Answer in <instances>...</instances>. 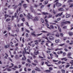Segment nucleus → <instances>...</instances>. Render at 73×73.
<instances>
[{
    "label": "nucleus",
    "mask_w": 73,
    "mask_h": 73,
    "mask_svg": "<svg viewBox=\"0 0 73 73\" xmlns=\"http://www.w3.org/2000/svg\"><path fill=\"white\" fill-rule=\"evenodd\" d=\"M72 1H72V0H69L68 2V3H69L70 2H72Z\"/></svg>",
    "instance_id": "54"
},
{
    "label": "nucleus",
    "mask_w": 73,
    "mask_h": 73,
    "mask_svg": "<svg viewBox=\"0 0 73 73\" xmlns=\"http://www.w3.org/2000/svg\"><path fill=\"white\" fill-rule=\"evenodd\" d=\"M35 19H36V21H38V17H35Z\"/></svg>",
    "instance_id": "24"
},
{
    "label": "nucleus",
    "mask_w": 73,
    "mask_h": 73,
    "mask_svg": "<svg viewBox=\"0 0 73 73\" xmlns=\"http://www.w3.org/2000/svg\"><path fill=\"white\" fill-rule=\"evenodd\" d=\"M26 24L27 25L28 27H29V25H28V22L26 23Z\"/></svg>",
    "instance_id": "46"
},
{
    "label": "nucleus",
    "mask_w": 73,
    "mask_h": 73,
    "mask_svg": "<svg viewBox=\"0 0 73 73\" xmlns=\"http://www.w3.org/2000/svg\"><path fill=\"white\" fill-rule=\"evenodd\" d=\"M66 38H66V37H64V38L63 40L64 41H65V40H66Z\"/></svg>",
    "instance_id": "49"
},
{
    "label": "nucleus",
    "mask_w": 73,
    "mask_h": 73,
    "mask_svg": "<svg viewBox=\"0 0 73 73\" xmlns=\"http://www.w3.org/2000/svg\"><path fill=\"white\" fill-rule=\"evenodd\" d=\"M58 29L60 32H61V28L59 27H58Z\"/></svg>",
    "instance_id": "22"
},
{
    "label": "nucleus",
    "mask_w": 73,
    "mask_h": 73,
    "mask_svg": "<svg viewBox=\"0 0 73 73\" xmlns=\"http://www.w3.org/2000/svg\"><path fill=\"white\" fill-rule=\"evenodd\" d=\"M32 64L33 65H34V66H36V65H37L36 64L33 63H32Z\"/></svg>",
    "instance_id": "52"
},
{
    "label": "nucleus",
    "mask_w": 73,
    "mask_h": 73,
    "mask_svg": "<svg viewBox=\"0 0 73 73\" xmlns=\"http://www.w3.org/2000/svg\"><path fill=\"white\" fill-rule=\"evenodd\" d=\"M19 17L21 18L23 17H24V16H23V15L22 14H21L19 15Z\"/></svg>",
    "instance_id": "30"
},
{
    "label": "nucleus",
    "mask_w": 73,
    "mask_h": 73,
    "mask_svg": "<svg viewBox=\"0 0 73 73\" xmlns=\"http://www.w3.org/2000/svg\"><path fill=\"white\" fill-rule=\"evenodd\" d=\"M48 18L49 19V18H50V17H52V15H48Z\"/></svg>",
    "instance_id": "31"
},
{
    "label": "nucleus",
    "mask_w": 73,
    "mask_h": 73,
    "mask_svg": "<svg viewBox=\"0 0 73 73\" xmlns=\"http://www.w3.org/2000/svg\"><path fill=\"white\" fill-rule=\"evenodd\" d=\"M41 32H42L43 33H47V32L45 31H41Z\"/></svg>",
    "instance_id": "48"
},
{
    "label": "nucleus",
    "mask_w": 73,
    "mask_h": 73,
    "mask_svg": "<svg viewBox=\"0 0 73 73\" xmlns=\"http://www.w3.org/2000/svg\"><path fill=\"white\" fill-rule=\"evenodd\" d=\"M9 47V46H8V45H7L6 46H5V47L6 48H8Z\"/></svg>",
    "instance_id": "58"
},
{
    "label": "nucleus",
    "mask_w": 73,
    "mask_h": 73,
    "mask_svg": "<svg viewBox=\"0 0 73 73\" xmlns=\"http://www.w3.org/2000/svg\"><path fill=\"white\" fill-rule=\"evenodd\" d=\"M55 41L56 43H58V41L57 40H56Z\"/></svg>",
    "instance_id": "59"
},
{
    "label": "nucleus",
    "mask_w": 73,
    "mask_h": 73,
    "mask_svg": "<svg viewBox=\"0 0 73 73\" xmlns=\"http://www.w3.org/2000/svg\"><path fill=\"white\" fill-rule=\"evenodd\" d=\"M52 13H54V14H56V11H54V10H53Z\"/></svg>",
    "instance_id": "39"
},
{
    "label": "nucleus",
    "mask_w": 73,
    "mask_h": 73,
    "mask_svg": "<svg viewBox=\"0 0 73 73\" xmlns=\"http://www.w3.org/2000/svg\"><path fill=\"white\" fill-rule=\"evenodd\" d=\"M18 10L19 11H20L21 10V7H19Z\"/></svg>",
    "instance_id": "62"
},
{
    "label": "nucleus",
    "mask_w": 73,
    "mask_h": 73,
    "mask_svg": "<svg viewBox=\"0 0 73 73\" xmlns=\"http://www.w3.org/2000/svg\"><path fill=\"white\" fill-rule=\"evenodd\" d=\"M61 71L63 73H65V70L62 69L61 70Z\"/></svg>",
    "instance_id": "19"
},
{
    "label": "nucleus",
    "mask_w": 73,
    "mask_h": 73,
    "mask_svg": "<svg viewBox=\"0 0 73 73\" xmlns=\"http://www.w3.org/2000/svg\"><path fill=\"white\" fill-rule=\"evenodd\" d=\"M45 72H50V70H46L45 71Z\"/></svg>",
    "instance_id": "26"
},
{
    "label": "nucleus",
    "mask_w": 73,
    "mask_h": 73,
    "mask_svg": "<svg viewBox=\"0 0 73 73\" xmlns=\"http://www.w3.org/2000/svg\"><path fill=\"white\" fill-rule=\"evenodd\" d=\"M73 4H71V5L70 6V8H71V7H73Z\"/></svg>",
    "instance_id": "53"
},
{
    "label": "nucleus",
    "mask_w": 73,
    "mask_h": 73,
    "mask_svg": "<svg viewBox=\"0 0 73 73\" xmlns=\"http://www.w3.org/2000/svg\"><path fill=\"white\" fill-rule=\"evenodd\" d=\"M48 1H44L43 3L44 4V5H46V4H48Z\"/></svg>",
    "instance_id": "15"
},
{
    "label": "nucleus",
    "mask_w": 73,
    "mask_h": 73,
    "mask_svg": "<svg viewBox=\"0 0 73 73\" xmlns=\"http://www.w3.org/2000/svg\"><path fill=\"white\" fill-rule=\"evenodd\" d=\"M36 69H35V70H36V71H38V72H40V71H41V70H40V68H37V67H36Z\"/></svg>",
    "instance_id": "7"
},
{
    "label": "nucleus",
    "mask_w": 73,
    "mask_h": 73,
    "mask_svg": "<svg viewBox=\"0 0 73 73\" xmlns=\"http://www.w3.org/2000/svg\"><path fill=\"white\" fill-rule=\"evenodd\" d=\"M56 5V6H57L58 7H60L62 5V4L59 3L58 2H57L56 3L53 5V7L54 8H55Z\"/></svg>",
    "instance_id": "1"
},
{
    "label": "nucleus",
    "mask_w": 73,
    "mask_h": 73,
    "mask_svg": "<svg viewBox=\"0 0 73 73\" xmlns=\"http://www.w3.org/2000/svg\"><path fill=\"white\" fill-rule=\"evenodd\" d=\"M27 61V62H29V63H31V60H30L29 59H28Z\"/></svg>",
    "instance_id": "34"
},
{
    "label": "nucleus",
    "mask_w": 73,
    "mask_h": 73,
    "mask_svg": "<svg viewBox=\"0 0 73 73\" xmlns=\"http://www.w3.org/2000/svg\"><path fill=\"white\" fill-rule=\"evenodd\" d=\"M55 35L56 36V37H59V36H60V35H59V34L58 33H57Z\"/></svg>",
    "instance_id": "17"
},
{
    "label": "nucleus",
    "mask_w": 73,
    "mask_h": 73,
    "mask_svg": "<svg viewBox=\"0 0 73 73\" xmlns=\"http://www.w3.org/2000/svg\"><path fill=\"white\" fill-rule=\"evenodd\" d=\"M44 62H41V64L42 65H44Z\"/></svg>",
    "instance_id": "55"
},
{
    "label": "nucleus",
    "mask_w": 73,
    "mask_h": 73,
    "mask_svg": "<svg viewBox=\"0 0 73 73\" xmlns=\"http://www.w3.org/2000/svg\"><path fill=\"white\" fill-rule=\"evenodd\" d=\"M40 21H41L42 23H44V20L42 19L41 18L40 19Z\"/></svg>",
    "instance_id": "29"
},
{
    "label": "nucleus",
    "mask_w": 73,
    "mask_h": 73,
    "mask_svg": "<svg viewBox=\"0 0 73 73\" xmlns=\"http://www.w3.org/2000/svg\"><path fill=\"white\" fill-rule=\"evenodd\" d=\"M49 40H50L52 41V40H54V38L52 36H50L49 37Z\"/></svg>",
    "instance_id": "4"
},
{
    "label": "nucleus",
    "mask_w": 73,
    "mask_h": 73,
    "mask_svg": "<svg viewBox=\"0 0 73 73\" xmlns=\"http://www.w3.org/2000/svg\"><path fill=\"white\" fill-rule=\"evenodd\" d=\"M65 22H62L61 23V26L62 27V26L64 25V24H65Z\"/></svg>",
    "instance_id": "12"
},
{
    "label": "nucleus",
    "mask_w": 73,
    "mask_h": 73,
    "mask_svg": "<svg viewBox=\"0 0 73 73\" xmlns=\"http://www.w3.org/2000/svg\"><path fill=\"white\" fill-rule=\"evenodd\" d=\"M50 27L51 28H52V29H54V26L52 25H50Z\"/></svg>",
    "instance_id": "25"
},
{
    "label": "nucleus",
    "mask_w": 73,
    "mask_h": 73,
    "mask_svg": "<svg viewBox=\"0 0 73 73\" xmlns=\"http://www.w3.org/2000/svg\"><path fill=\"white\" fill-rule=\"evenodd\" d=\"M42 15H48V13H45L44 12H42Z\"/></svg>",
    "instance_id": "13"
},
{
    "label": "nucleus",
    "mask_w": 73,
    "mask_h": 73,
    "mask_svg": "<svg viewBox=\"0 0 73 73\" xmlns=\"http://www.w3.org/2000/svg\"><path fill=\"white\" fill-rule=\"evenodd\" d=\"M66 55V53L65 52H64L63 53V56H65Z\"/></svg>",
    "instance_id": "61"
},
{
    "label": "nucleus",
    "mask_w": 73,
    "mask_h": 73,
    "mask_svg": "<svg viewBox=\"0 0 73 73\" xmlns=\"http://www.w3.org/2000/svg\"><path fill=\"white\" fill-rule=\"evenodd\" d=\"M43 38H45L46 40H48V37L46 36L45 35H44L42 37Z\"/></svg>",
    "instance_id": "11"
},
{
    "label": "nucleus",
    "mask_w": 73,
    "mask_h": 73,
    "mask_svg": "<svg viewBox=\"0 0 73 73\" xmlns=\"http://www.w3.org/2000/svg\"><path fill=\"white\" fill-rule=\"evenodd\" d=\"M49 69L50 70H53V68L52 67H49Z\"/></svg>",
    "instance_id": "51"
},
{
    "label": "nucleus",
    "mask_w": 73,
    "mask_h": 73,
    "mask_svg": "<svg viewBox=\"0 0 73 73\" xmlns=\"http://www.w3.org/2000/svg\"><path fill=\"white\" fill-rule=\"evenodd\" d=\"M17 7H18V5H15L14 7V9H16L17 8Z\"/></svg>",
    "instance_id": "47"
},
{
    "label": "nucleus",
    "mask_w": 73,
    "mask_h": 73,
    "mask_svg": "<svg viewBox=\"0 0 73 73\" xmlns=\"http://www.w3.org/2000/svg\"><path fill=\"white\" fill-rule=\"evenodd\" d=\"M69 66H70V65L68 64L66 66V68H68Z\"/></svg>",
    "instance_id": "37"
},
{
    "label": "nucleus",
    "mask_w": 73,
    "mask_h": 73,
    "mask_svg": "<svg viewBox=\"0 0 73 73\" xmlns=\"http://www.w3.org/2000/svg\"><path fill=\"white\" fill-rule=\"evenodd\" d=\"M63 34L62 33H60V36H61V37H62L63 36Z\"/></svg>",
    "instance_id": "50"
},
{
    "label": "nucleus",
    "mask_w": 73,
    "mask_h": 73,
    "mask_svg": "<svg viewBox=\"0 0 73 73\" xmlns=\"http://www.w3.org/2000/svg\"><path fill=\"white\" fill-rule=\"evenodd\" d=\"M71 16L69 14L68 15L66 16V18H68V17H70V16Z\"/></svg>",
    "instance_id": "20"
},
{
    "label": "nucleus",
    "mask_w": 73,
    "mask_h": 73,
    "mask_svg": "<svg viewBox=\"0 0 73 73\" xmlns=\"http://www.w3.org/2000/svg\"><path fill=\"white\" fill-rule=\"evenodd\" d=\"M45 21H46V23H48V20H47V19H45Z\"/></svg>",
    "instance_id": "56"
},
{
    "label": "nucleus",
    "mask_w": 73,
    "mask_h": 73,
    "mask_svg": "<svg viewBox=\"0 0 73 73\" xmlns=\"http://www.w3.org/2000/svg\"><path fill=\"white\" fill-rule=\"evenodd\" d=\"M42 33H41V34H37V35H36V36H40V35H42Z\"/></svg>",
    "instance_id": "43"
},
{
    "label": "nucleus",
    "mask_w": 73,
    "mask_h": 73,
    "mask_svg": "<svg viewBox=\"0 0 73 73\" xmlns=\"http://www.w3.org/2000/svg\"><path fill=\"white\" fill-rule=\"evenodd\" d=\"M68 34L69 35V36H72L73 35V33L71 32H69Z\"/></svg>",
    "instance_id": "9"
},
{
    "label": "nucleus",
    "mask_w": 73,
    "mask_h": 73,
    "mask_svg": "<svg viewBox=\"0 0 73 73\" xmlns=\"http://www.w3.org/2000/svg\"><path fill=\"white\" fill-rule=\"evenodd\" d=\"M8 31H10L11 29V28L10 27H8Z\"/></svg>",
    "instance_id": "38"
},
{
    "label": "nucleus",
    "mask_w": 73,
    "mask_h": 73,
    "mask_svg": "<svg viewBox=\"0 0 73 73\" xmlns=\"http://www.w3.org/2000/svg\"><path fill=\"white\" fill-rule=\"evenodd\" d=\"M18 49H19V48H18L16 47L15 48V50H18Z\"/></svg>",
    "instance_id": "63"
},
{
    "label": "nucleus",
    "mask_w": 73,
    "mask_h": 73,
    "mask_svg": "<svg viewBox=\"0 0 73 73\" xmlns=\"http://www.w3.org/2000/svg\"><path fill=\"white\" fill-rule=\"evenodd\" d=\"M32 8H33V7H31V11L32 12H33V13H35V10H34V9H32Z\"/></svg>",
    "instance_id": "5"
},
{
    "label": "nucleus",
    "mask_w": 73,
    "mask_h": 73,
    "mask_svg": "<svg viewBox=\"0 0 73 73\" xmlns=\"http://www.w3.org/2000/svg\"><path fill=\"white\" fill-rule=\"evenodd\" d=\"M22 20L23 21H25V18H22Z\"/></svg>",
    "instance_id": "57"
},
{
    "label": "nucleus",
    "mask_w": 73,
    "mask_h": 73,
    "mask_svg": "<svg viewBox=\"0 0 73 73\" xmlns=\"http://www.w3.org/2000/svg\"><path fill=\"white\" fill-rule=\"evenodd\" d=\"M45 41L44 40L42 41L41 42V44L42 45H43V42H44Z\"/></svg>",
    "instance_id": "42"
},
{
    "label": "nucleus",
    "mask_w": 73,
    "mask_h": 73,
    "mask_svg": "<svg viewBox=\"0 0 73 73\" xmlns=\"http://www.w3.org/2000/svg\"><path fill=\"white\" fill-rule=\"evenodd\" d=\"M64 45H65V44H59V46H62Z\"/></svg>",
    "instance_id": "41"
},
{
    "label": "nucleus",
    "mask_w": 73,
    "mask_h": 73,
    "mask_svg": "<svg viewBox=\"0 0 73 73\" xmlns=\"http://www.w3.org/2000/svg\"><path fill=\"white\" fill-rule=\"evenodd\" d=\"M48 40V41H47V42H50V43H52V42L50 41L48 39V40Z\"/></svg>",
    "instance_id": "44"
},
{
    "label": "nucleus",
    "mask_w": 73,
    "mask_h": 73,
    "mask_svg": "<svg viewBox=\"0 0 73 73\" xmlns=\"http://www.w3.org/2000/svg\"><path fill=\"white\" fill-rule=\"evenodd\" d=\"M62 12L61 13H59L57 15H56L55 16L56 17H58V16H61L62 15Z\"/></svg>",
    "instance_id": "3"
},
{
    "label": "nucleus",
    "mask_w": 73,
    "mask_h": 73,
    "mask_svg": "<svg viewBox=\"0 0 73 73\" xmlns=\"http://www.w3.org/2000/svg\"><path fill=\"white\" fill-rule=\"evenodd\" d=\"M7 70L8 72H10V71H11V69L10 68H7Z\"/></svg>",
    "instance_id": "27"
},
{
    "label": "nucleus",
    "mask_w": 73,
    "mask_h": 73,
    "mask_svg": "<svg viewBox=\"0 0 73 73\" xmlns=\"http://www.w3.org/2000/svg\"><path fill=\"white\" fill-rule=\"evenodd\" d=\"M34 5L35 7H38V5H36V4H35Z\"/></svg>",
    "instance_id": "64"
},
{
    "label": "nucleus",
    "mask_w": 73,
    "mask_h": 73,
    "mask_svg": "<svg viewBox=\"0 0 73 73\" xmlns=\"http://www.w3.org/2000/svg\"><path fill=\"white\" fill-rule=\"evenodd\" d=\"M64 24H70V22L69 21H66V22H65Z\"/></svg>",
    "instance_id": "6"
},
{
    "label": "nucleus",
    "mask_w": 73,
    "mask_h": 73,
    "mask_svg": "<svg viewBox=\"0 0 73 73\" xmlns=\"http://www.w3.org/2000/svg\"><path fill=\"white\" fill-rule=\"evenodd\" d=\"M23 7L24 8H27V4H25L23 5Z\"/></svg>",
    "instance_id": "23"
},
{
    "label": "nucleus",
    "mask_w": 73,
    "mask_h": 73,
    "mask_svg": "<svg viewBox=\"0 0 73 73\" xmlns=\"http://www.w3.org/2000/svg\"><path fill=\"white\" fill-rule=\"evenodd\" d=\"M26 59L27 58H24V57H23L22 59V60L23 61H25Z\"/></svg>",
    "instance_id": "18"
},
{
    "label": "nucleus",
    "mask_w": 73,
    "mask_h": 73,
    "mask_svg": "<svg viewBox=\"0 0 73 73\" xmlns=\"http://www.w3.org/2000/svg\"><path fill=\"white\" fill-rule=\"evenodd\" d=\"M26 66H30V64H27L26 63Z\"/></svg>",
    "instance_id": "32"
},
{
    "label": "nucleus",
    "mask_w": 73,
    "mask_h": 73,
    "mask_svg": "<svg viewBox=\"0 0 73 73\" xmlns=\"http://www.w3.org/2000/svg\"><path fill=\"white\" fill-rule=\"evenodd\" d=\"M58 10L59 11H63L64 10L63 9V8H61L59 9Z\"/></svg>",
    "instance_id": "16"
},
{
    "label": "nucleus",
    "mask_w": 73,
    "mask_h": 73,
    "mask_svg": "<svg viewBox=\"0 0 73 73\" xmlns=\"http://www.w3.org/2000/svg\"><path fill=\"white\" fill-rule=\"evenodd\" d=\"M71 56V52H69L67 55V56Z\"/></svg>",
    "instance_id": "21"
},
{
    "label": "nucleus",
    "mask_w": 73,
    "mask_h": 73,
    "mask_svg": "<svg viewBox=\"0 0 73 73\" xmlns=\"http://www.w3.org/2000/svg\"><path fill=\"white\" fill-rule=\"evenodd\" d=\"M34 62H36L37 64L38 63V62H37V60H34Z\"/></svg>",
    "instance_id": "45"
},
{
    "label": "nucleus",
    "mask_w": 73,
    "mask_h": 73,
    "mask_svg": "<svg viewBox=\"0 0 73 73\" xmlns=\"http://www.w3.org/2000/svg\"><path fill=\"white\" fill-rule=\"evenodd\" d=\"M14 17L15 18L17 17V13H15Z\"/></svg>",
    "instance_id": "28"
},
{
    "label": "nucleus",
    "mask_w": 73,
    "mask_h": 73,
    "mask_svg": "<svg viewBox=\"0 0 73 73\" xmlns=\"http://www.w3.org/2000/svg\"><path fill=\"white\" fill-rule=\"evenodd\" d=\"M47 53H50V51H46Z\"/></svg>",
    "instance_id": "60"
},
{
    "label": "nucleus",
    "mask_w": 73,
    "mask_h": 73,
    "mask_svg": "<svg viewBox=\"0 0 73 73\" xmlns=\"http://www.w3.org/2000/svg\"><path fill=\"white\" fill-rule=\"evenodd\" d=\"M39 53V52H38V50H37L36 52H34V54L35 55H37V54H38Z\"/></svg>",
    "instance_id": "10"
},
{
    "label": "nucleus",
    "mask_w": 73,
    "mask_h": 73,
    "mask_svg": "<svg viewBox=\"0 0 73 73\" xmlns=\"http://www.w3.org/2000/svg\"><path fill=\"white\" fill-rule=\"evenodd\" d=\"M61 20V18H59L57 19L56 20V21H60Z\"/></svg>",
    "instance_id": "40"
},
{
    "label": "nucleus",
    "mask_w": 73,
    "mask_h": 73,
    "mask_svg": "<svg viewBox=\"0 0 73 73\" xmlns=\"http://www.w3.org/2000/svg\"><path fill=\"white\" fill-rule=\"evenodd\" d=\"M11 20V19H6V21H7V22H8V21H10Z\"/></svg>",
    "instance_id": "35"
},
{
    "label": "nucleus",
    "mask_w": 73,
    "mask_h": 73,
    "mask_svg": "<svg viewBox=\"0 0 73 73\" xmlns=\"http://www.w3.org/2000/svg\"><path fill=\"white\" fill-rule=\"evenodd\" d=\"M21 63L23 65H24V64H25V62L23 61Z\"/></svg>",
    "instance_id": "36"
},
{
    "label": "nucleus",
    "mask_w": 73,
    "mask_h": 73,
    "mask_svg": "<svg viewBox=\"0 0 73 73\" xmlns=\"http://www.w3.org/2000/svg\"><path fill=\"white\" fill-rule=\"evenodd\" d=\"M38 41L37 40H35L34 41V42H36L35 43V45H37V44H38Z\"/></svg>",
    "instance_id": "8"
},
{
    "label": "nucleus",
    "mask_w": 73,
    "mask_h": 73,
    "mask_svg": "<svg viewBox=\"0 0 73 73\" xmlns=\"http://www.w3.org/2000/svg\"><path fill=\"white\" fill-rule=\"evenodd\" d=\"M28 15H27V17L28 19H33V17L31 15H30L29 13H28Z\"/></svg>",
    "instance_id": "2"
},
{
    "label": "nucleus",
    "mask_w": 73,
    "mask_h": 73,
    "mask_svg": "<svg viewBox=\"0 0 73 73\" xmlns=\"http://www.w3.org/2000/svg\"><path fill=\"white\" fill-rule=\"evenodd\" d=\"M31 35H32L33 36H35V37H36V34H35L34 33H32L31 34Z\"/></svg>",
    "instance_id": "33"
},
{
    "label": "nucleus",
    "mask_w": 73,
    "mask_h": 73,
    "mask_svg": "<svg viewBox=\"0 0 73 73\" xmlns=\"http://www.w3.org/2000/svg\"><path fill=\"white\" fill-rule=\"evenodd\" d=\"M45 24L46 25V27H47L48 29H50V28L49 27H48L49 26V24H48V23H45Z\"/></svg>",
    "instance_id": "14"
}]
</instances>
